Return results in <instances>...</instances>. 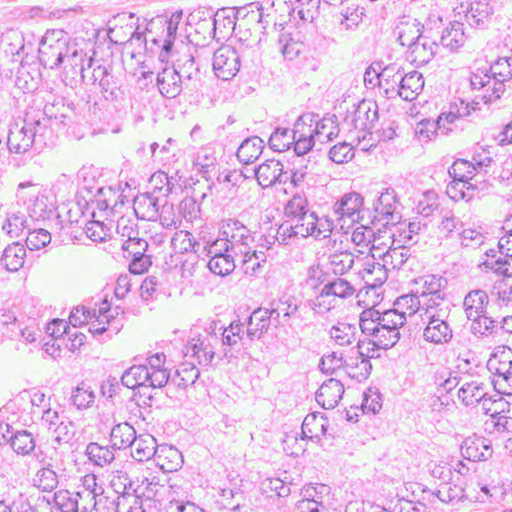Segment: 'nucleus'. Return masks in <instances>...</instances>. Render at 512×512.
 Wrapping results in <instances>:
<instances>
[{"label": "nucleus", "mask_w": 512, "mask_h": 512, "mask_svg": "<svg viewBox=\"0 0 512 512\" xmlns=\"http://www.w3.org/2000/svg\"><path fill=\"white\" fill-rule=\"evenodd\" d=\"M236 261L242 263L245 274H255L261 267L262 263L266 262V254L263 250L253 249V245L247 249V253L236 254Z\"/></svg>", "instance_id": "c9c22d12"}, {"label": "nucleus", "mask_w": 512, "mask_h": 512, "mask_svg": "<svg viewBox=\"0 0 512 512\" xmlns=\"http://www.w3.org/2000/svg\"><path fill=\"white\" fill-rule=\"evenodd\" d=\"M466 41L464 24L458 21L450 23L440 37L441 45L451 52L457 51Z\"/></svg>", "instance_id": "cd10ccee"}, {"label": "nucleus", "mask_w": 512, "mask_h": 512, "mask_svg": "<svg viewBox=\"0 0 512 512\" xmlns=\"http://www.w3.org/2000/svg\"><path fill=\"white\" fill-rule=\"evenodd\" d=\"M236 267V254H223L211 257L208 261L209 270L219 276L230 274Z\"/></svg>", "instance_id": "a18cd8bd"}, {"label": "nucleus", "mask_w": 512, "mask_h": 512, "mask_svg": "<svg viewBox=\"0 0 512 512\" xmlns=\"http://www.w3.org/2000/svg\"><path fill=\"white\" fill-rule=\"evenodd\" d=\"M335 300L347 299L354 295L355 288L345 279L336 278L324 284Z\"/></svg>", "instance_id": "0e129e2a"}, {"label": "nucleus", "mask_w": 512, "mask_h": 512, "mask_svg": "<svg viewBox=\"0 0 512 512\" xmlns=\"http://www.w3.org/2000/svg\"><path fill=\"white\" fill-rule=\"evenodd\" d=\"M263 141L261 138L254 136L245 139L237 150V158L244 164H250L256 161L262 153Z\"/></svg>", "instance_id": "f704fd0d"}, {"label": "nucleus", "mask_w": 512, "mask_h": 512, "mask_svg": "<svg viewBox=\"0 0 512 512\" xmlns=\"http://www.w3.org/2000/svg\"><path fill=\"white\" fill-rule=\"evenodd\" d=\"M17 197L26 202L29 198L30 204L27 206L29 216L34 220H45L50 218L54 212V205L48 197L40 193V189L32 182H22L18 185Z\"/></svg>", "instance_id": "20e7f679"}, {"label": "nucleus", "mask_w": 512, "mask_h": 512, "mask_svg": "<svg viewBox=\"0 0 512 512\" xmlns=\"http://www.w3.org/2000/svg\"><path fill=\"white\" fill-rule=\"evenodd\" d=\"M328 427V420L321 413L308 414L302 423V434L308 439H319L325 435Z\"/></svg>", "instance_id": "7c9ffc66"}, {"label": "nucleus", "mask_w": 512, "mask_h": 512, "mask_svg": "<svg viewBox=\"0 0 512 512\" xmlns=\"http://www.w3.org/2000/svg\"><path fill=\"white\" fill-rule=\"evenodd\" d=\"M406 322V312L398 309H390L382 312L379 322L376 323L379 329L399 330Z\"/></svg>", "instance_id": "864d4df0"}, {"label": "nucleus", "mask_w": 512, "mask_h": 512, "mask_svg": "<svg viewBox=\"0 0 512 512\" xmlns=\"http://www.w3.org/2000/svg\"><path fill=\"white\" fill-rule=\"evenodd\" d=\"M159 209L158 219L160 224L166 229H177L182 223V219L179 213L175 211L174 205L165 201Z\"/></svg>", "instance_id": "69168bd1"}, {"label": "nucleus", "mask_w": 512, "mask_h": 512, "mask_svg": "<svg viewBox=\"0 0 512 512\" xmlns=\"http://www.w3.org/2000/svg\"><path fill=\"white\" fill-rule=\"evenodd\" d=\"M240 66V56L233 47L224 45L214 52L213 70L218 78L232 79L239 72Z\"/></svg>", "instance_id": "0eeeda50"}, {"label": "nucleus", "mask_w": 512, "mask_h": 512, "mask_svg": "<svg viewBox=\"0 0 512 512\" xmlns=\"http://www.w3.org/2000/svg\"><path fill=\"white\" fill-rule=\"evenodd\" d=\"M334 118L335 116H328L319 119V115L317 114V121H315L313 125V138L315 141L325 143L338 136L341 123H336Z\"/></svg>", "instance_id": "2f4dec72"}, {"label": "nucleus", "mask_w": 512, "mask_h": 512, "mask_svg": "<svg viewBox=\"0 0 512 512\" xmlns=\"http://www.w3.org/2000/svg\"><path fill=\"white\" fill-rule=\"evenodd\" d=\"M424 27L417 19H408L406 21H401L397 26L398 30V40L402 46H407L408 48L420 39L424 33Z\"/></svg>", "instance_id": "c756f323"}, {"label": "nucleus", "mask_w": 512, "mask_h": 512, "mask_svg": "<svg viewBox=\"0 0 512 512\" xmlns=\"http://www.w3.org/2000/svg\"><path fill=\"white\" fill-rule=\"evenodd\" d=\"M154 460L156 464L166 472L176 471L183 464L181 452L177 448L169 445L158 446Z\"/></svg>", "instance_id": "b1692460"}, {"label": "nucleus", "mask_w": 512, "mask_h": 512, "mask_svg": "<svg viewBox=\"0 0 512 512\" xmlns=\"http://www.w3.org/2000/svg\"><path fill=\"white\" fill-rule=\"evenodd\" d=\"M486 259L481 263L486 270L504 277H512V257L499 254V251L490 249L485 253Z\"/></svg>", "instance_id": "5701e85b"}, {"label": "nucleus", "mask_w": 512, "mask_h": 512, "mask_svg": "<svg viewBox=\"0 0 512 512\" xmlns=\"http://www.w3.org/2000/svg\"><path fill=\"white\" fill-rule=\"evenodd\" d=\"M120 195L112 187H98L96 194L89 200L95 203L100 210L113 209L117 205Z\"/></svg>", "instance_id": "3c124183"}, {"label": "nucleus", "mask_w": 512, "mask_h": 512, "mask_svg": "<svg viewBox=\"0 0 512 512\" xmlns=\"http://www.w3.org/2000/svg\"><path fill=\"white\" fill-rule=\"evenodd\" d=\"M377 120V104L364 99L347 110L341 122V127L349 132L352 130L366 131L371 129Z\"/></svg>", "instance_id": "7ed1b4c3"}, {"label": "nucleus", "mask_w": 512, "mask_h": 512, "mask_svg": "<svg viewBox=\"0 0 512 512\" xmlns=\"http://www.w3.org/2000/svg\"><path fill=\"white\" fill-rule=\"evenodd\" d=\"M329 263L336 275H343L354 264V256L349 251L335 252L329 256Z\"/></svg>", "instance_id": "e2e57ef3"}, {"label": "nucleus", "mask_w": 512, "mask_h": 512, "mask_svg": "<svg viewBox=\"0 0 512 512\" xmlns=\"http://www.w3.org/2000/svg\"><path fill=\"white\" fill-rule=\"evenodd\" d=\"M67 107L64 105L62 99L54 100L52 103H46L42 112H38L34 116L38 118V120H43L44 118L47 120V125H50L51 120H60L64 123V120L67 118Z\"/></svg>", "instance_id": "c03bdc74"}, {"label": "nucleus", "mask_w": 512, "mask_h": 512, "mask_svg": "<svg viewBox=\"0 0 512 512\" xmlns=\"http://www.w3.org/2000/svg\"><path fill=\"white\" fill-rule=\"evenodd\" d=\"M393 76L397 77L394 82H399L398 95L406 101L415 99L417 94L424 87L423 76L418 71H411L403 75L400 70L397 69V72H395Z\"/></svg>", "instance_id": "f3484780"}, {"label": "nucleus", "mask_w": 512, "mask_h": 512, "mask_svg": "<svg viewBox=\"0 0 512 512\" xmlns=\"http://www.w3.org/2000/svg\"><path fill=\"white\" fill-rule=\"evenodd\" d=\"M399 330H386L385 328L376 330V334L372 342H368V345H372V348L367 347V350L383 349L388 350L392 348L399 340Z\"/></svg>", "instance_id": "09e8293b"}, {"label": "nucleus", "mask_w": 512, "mask_h": 512, "mask_svg": "<svg viewBox=\"0 0 512 512\" xmlns=\"http://www.w3.org/2000/svg\"><path fill=\"white\" fill-rule=\"evenodd\" d=\"M291 226H293V229L299 237L306 238L308 236H311V234L315 233V212H311L308 214H302V216H299L295 219H288Z\"/></svg>", "instance_id": "bf43d9fd"}, {"label": "nucleus", "mask_w": 512, "mask_h": 512, "mask_svg": "<svg viewBox=\"0 0 512 512\" xmlns=\"http://www.w3.org/2000/svg\"><path fill=\"white\" fill-rule=\"evenodd\" d=\"M446 314V309H439L437 314L429 316V323L424 329L423 337L426 341L442 344L447 343L452 338V330L448 323L442 318Z\"/></svg>", "instance_id": "4468645a"}, {"label": "nucleus", "mask_w": 512, "mask_h": 512, "mask_svg": "<svg viewBox=\"0 0 512 512\" xmlns=\"http://www.w3.org/2000/svg\"><path fill=\"white\" fill-rule=\"evenodd\" d=\"M136 438V431L129 423L117 424L112 428L110 434L111 448L119 450L130 448Z\"/></svg>", "instance_id": "c85d7f7f"}, {"label": "nucleus", "mask_w": 512, "mask_h": 512, "mask_svg": "<svg viewBox=\"0 0 512 512\" xmlns=\"http://www.w3.org/2000/svg\"><path fill=\"white\" fill-rule=\"evenodd\" d=\"M283 164L279 160L268 159L257 168L253 173L263 188L271 187L276 183L285 184L289 181V174L284 172Z\"/></svg>", "instance_id": "1a4fd4ad"}, {"label": "nucleus", "mask_w": 512, "mask_h": 512, "mask_svg": "<svg viewBox=\"0 0 512 512\" xmlns=\"http://www.w3.org/2000/svg\"><path fill=\"white\" fill-rule=\"evenodd\" d=\"M58 483V475L54 468H40L33 478V485L43 492L53 491Z\"/></svg>", "instance_id": "49530a36"}, {"label": "nucleus", "mask_w": 512, "mask_h": 512, "mask_svg": "<svg viewBox=\"0 0 512 512\" xmlns=\"http://www.w3.org/2000/svg\"><path fill=\"white\" fill-rule=\"evenodd\" d=\"M382 408L381 394L377 388L370 387L363 393V401L361 403L362 413H378Z\"/></svg>", "instance_id": "774afa93"}, {"label": "nucleus", "mask_w": 512, "mask_h": 512, "mask_svg": "<svg viewBox=\"0 0 512 512\" xmlns=\"http://www.w3.org/2000/svg\"><path fill=\"white\" fill-rule=\"evenodd\" d=\"M488 395V385L484 382L473 380L465 382L458 390V398L465 406H476Z\"/></svg>", "instance_id": "4be33fe9"}, {"label": "nucleus", "mask_w": 512, "mask_h": 512, "mask_svg": "<svg viewBox=\"0 0 512 512\" xmlns=\"http://www.w3.org/2000/svg\"><path fill=\"white\" fill-rule=\"evenodd\" d=\"M46 333L52 338V348L61 350L62 345L66 342V336L69 335V327L62 319H53L46 325Z\"/></svg>", "instance_id": "37998d69"}, {"label": "nucleus", "mask_w": 512, "mask_h": 512, "mask_svg": "<svg viewBox=\"0 0 512 512\" xmlns=\"http://www.w3.org/2000/svg\"><path fill=\"white\" fill-rule=\"evenodd\" d=\"M148 376V366L133 365L122 374L121 384L135 392L136 389L147 388Z\"/></svg>", "instance_id": "473e14b6"}, {"label": "nucleus", "mask_w": 512, "mask_h": 512, "mask_svg": "<svg viewBox=\"0 0 512 512\" xmlns=\"http://www.w3.org/2000/svg\"><path fill=\"white\" fill-rule=\"evenodd\" d=\"M363 198L359 193L350 192L338 200L333 207V216L341 229L352 227L360 219Z\"/></svg>", "instance_id": "423d86ee"}, {"label": "nucleus", "mask_w": 512, "mask_h": 512, "mask_svg": "<svg viewBox=\"0 0 512 512\" xmlns=\"http://www.w3.org/2000/svg\"><path fill=\"white\" fill-rule=\"evenodd\" d=\"M487 367L494 377L509 374L512 372V354H491Z\"/></svg>", "instance_id": "6e6d98bb"}, {"label": "nucleus", "mask_w": 512, "mask_h": 512, "mask_svg": "<svg viewBox=\"0 0 512 512\" xmlns=\"http://www.w3.org/2000/svg\"><path fill=\"white\" fill-rule=\"evenodd\" d=\"M157 447L156 439L152 435L141 434L137 436L130 447L131 456L139 462L150 460L155 458Z\"/></svg>", "instance_id": "a878e982"}, {"label": "nucleus", "mask_w": 512, "mask_h": 512, "mask_svg": "<svg viewBox=\"0 0 512 512\" xmlns=\"http://www.w3.org/2000/svg\"><path fill=\"white\" fill-rule=\"evenodd\" d=\"M26 248L20 242L9 244L3 251L1 263L10 272H17L24 265Z\"/></svg>", "instance_id": "bb28decb"}, {"label": "nucleus", "mask_w": 512, "mask_h": 512, "mask_svg": "<svg viewBox=\"0 0 512 512\" xmlns=\"http://www.w3.org/2000/svg\"><path fill=\"white\" fill-rule=\"evenodd\" d=\"M1 45L5 46L4 52L7 55L15 58L24 50V37L17 30H9L3 35ZM13 61H18V59H13Z\"/></svg>", "instance_id": "de8ad7c7"}, {"label": "nucleus", "mask_w": 512, "mask_h": 512, "mask_svg": "<svg viewBox=\"0 0 512 512\" xmlns=\"http://www.w3.org/2000/svg\"><path fill=\"white\" fill-rule=\"evenodd\" d=\"M491 442L483 437L472 436L461 444L462 456L470 461H485L492 456Z\"/></svg>", "instance_id": "dca6fc26"}, {"label": "nucleus", "mask_w": 512, "mask_h": 512, "mask_svg": "<svg viewBox=\"0 0 512 512\" xmlns=\"http://www.w3.org/2000/svg\"><path fill=\"white\" fill-rule=\"evenodd\" d=\"M85 454L94 465L99 467L111 464L115 459L113 448L110 449L108 446H102L96 442L87 445Z\"/></svg>", "instance_id": "4c0bfd02"}, {"label": "nucleus", "mask_w": 512, "mask_h": 512, "mask_svg": "<svg viewBox=\"0 0 512 512\" xmlns=\"http://www.w3.org/2000/svg\"><path fill=\"white\" fill-rule=\"evenodd\" d=\"M9 443L11 448L20 455H28L34 451L36 447L32 433L26 430L12 432Z\"/></svg>", "instance_id": "ea45409f"}, {"label": "nucleus", "mask_w": 512, "mask_h": 512, "mask_svg": "<svg viewBox=\"0 0 512 512\" xmlns=\"http://www.w3.org/2000/svg\"><path fill=\"white\" fill-rule=\"evenodd\" d=\"M469 320L471 321L470 331L477 337L498 334V322L487 314Z\"/></svg>", "instance_id": "8fccbe9b"}, {"label": "nucleus", "mask_w": 512, "mask_h": 512, "mask_svg": "<svg viewBox=\"0 0 512 512\" xmlns=\"http://www.w3.org/2000/svg\"><path fill=\"white\" fill-rule=\"evenodd\" d=\"M312 211L308 207V201L304 195L295 194L285 205L284 214L286 219H295L302 214H308Z\"/></svg>", "instance_id": "13d9d810"}, {"label": "nucleus", "mask_w": 512, "mask_h": 512, "mask_svg": "<svg viewBox=\"0 0 512 512\" xmlns=\"http://www.w3.org/2000/svg\"><path fill=\"white\" fill-rule=\"evenodd\" d=\"M375 213L385 221V225H395L401 220V203L395 190L391 187L380 192L373 204Z\"/></svg>", "instance_id": "6e6552de"}, {"label": "nucleus", "mask_w": 512, "mask_h": 512, "mask_svg": "<svg viewBox=\"0 0 512 512\" xmlns=\"http://www.w3.org/2000/svg\"><path fill=\"white\" fill-rule=\"evenodd\" d=\"M374 354H355L345 359V371L347 375L357 381L366 380L371 373V358Z\"/></svg>", "instance_id": "aec40b11"}, {"label": "nucleus", "mask_w": 512, "mask_h": 512, "mask_svg": "<svg viewBox=\"0 0 512 512\" xmlns=\"http://www.w3.org/2000/svg\"><path fill=\"white\" fill-rule=\"evenodd\" d=\"M476 167L473 163L464 160H456L448 169L449 177L456 181H465L468 183L474 175Z\"/></svg>", "instance_id": "603ef678"}, {"label": "nucleus", "mask_w": 512, "mask_h": 512, "mask_svg": "<svg viewBox=\"0 0 512 512\" xmlns=\"http://www.w3.org/2000/svg\"><path fill=\"white\" fill-rule=\"evenodd\" d=\"M160 206L158 197L148 193L136 196L133 202V210L137 218L147 221L158 219Z\"/></svg>", "instance_id": "6ab92c4d"}, {"label": "nucleus", "mask_w": 512, "mask_h": 512, "mask_svg": "<svg viewBox=\"0 0 512 512\" xmlns=\"http://www.w3.org/2000/svg\"><path fill=\"white\" fill-rule=\"evenodd\" d=\"M171 245L176 253H189L193 252L201 256L202 243L196 241L193 235L184 230H180L174 234L171 240Z\"/></svg>", "instance_id": "72a5a7b5"}, {"label": "nucleus", "mask_w": 512, "mask_h": 512, "mask_svg": "<svg viewBox=\"0 0 512 512\" xmlns=\"http://www.w3.org/2000/svg\"><path fill=\"white\" fill-rule=\"evenodd\" d=\"M55 507L60 512H78L79 503L77 502L75 492L69 490H59L55 492L54 497Z\"/></svg>", "instance_id": "052dcab7"}, {"label": "nucleus", "mask_w": 512, "mask_h": 512, "mask_svg": "<svg viewBox=\"0 0 512 512\" xmlns=\"http://www.w3.org/2000/svg\"><path fill=\"white\" fill-rule=\"evenodd\" d=\"M7 149L10 153L25 154L30 150L41 152L54 143V131L47 120H38L33 114L26 113L9 124Z\"/></svg>", "instance_id": "f257e3e1"}, {"label": "nucleus", "mask_w": 512, "mask_h": 512, "mask_svg": "<svg viewBox=\"0 0 512 512\" xmlns=\"http://www.w3.org/2000/svg\"><path fill=\"white\" fill-rule=\"evenodd\" d=\"M439 44L427 34L408 48V59L416 66L428 64L437 54Z\"/></svg>", "instance_id": "2eb2a0df"}, {"label": "nucleus", "mask_w": 512, "mask_h": 512, "mask_svg": "<svg viewBox=\"0 0 512 512\" xmlns=\"http://www.w3.org/2000/svg\"><path fill=\"white\" fill-rule=\"evenodd\" d=\"M338 305L337 300L331 295L325 286L322 287L315 299L310 303L312 310L317 314H326Z\"/></svg>", "instance_id": "4d7b16f0"}, {"label": "nucleus", "mask_w": 512, "mask_h": 512, "mask_svg": "<svg viewBox=\"0 0 512 512\" xmlns=\"http://www.w3.org/2000/svg\"><path fill=\"white\" fill-rule=\"evenodd\" d=\"M220 234L229 243V248L234 254L247 253V249L255 242L251 231L237 219L225 221Z\"/></svg>", "instance_id": "39448f33"}, {"label": "nucleus", "mask_w": 512, "mask_h": 512, "mask_svg": "<svg viewBox=\"0 0 512 512\" xmlns=\"http://www.w3.org/2000/svg\"><path fill=\"white\" fill-rule=\"evenodd\" d=\"M63 64L66 76H70L72 80L79 77L84 82L87 78V70L93 67L94 60L92 57H87L83 50H79L76 44H72Z\"/></svg>", "instance_id": "9d476101"}, {"label": "nucleus", "mask_w": 512, "mask_h": 512, "mask_svg": "<svg viewBox=\"0 0 512 512\" xmlns=\"http://www.w3.org/2000/svg\"><path fill=\"white\" fill-rule=\"evenodd\" d=\"M476 190V186L470 182L451 180L447 185L446 194L454 201L469 202L475 197Z\"/></svg>", "instance_id": "a19ab883"}, {"label": "nucleus", "mask_w": 512, "mask_h": 512, "mask_svg": "<svg viewBox=\"0 0 512 512\" xmlns=\"http://www.w3.org/2000/svg\"><path fill=\"white\" fill-rule=\"evenodd\" d=\"M344 385L335 378L326 380L317 390L315 399L324 409H333L342 399Z\"/></svg>", "instance_id": "a211bd4d"}, {"label": "nucleus", "mask_w": 512, "mask_h": 512, "mask_svg": "<svg viewBox=\"0 0 512 512\" xmlns=\"http://www.w3.org/2000/svg\"><path fill=\"white\" fill-rule=\"evenodd\" d=\"M179 76H181L185 89L196 91L200 88V71L193 56L188 55L183 60H179Z\"/></svg>", "instance_id": "393cba45"}, {"label": "nucleus", "mask_w": 512, "mask_h": 512, "mask_svg": "<svg viewBox=\"0 0 512 512\" xmlns=\"http://www.w3.org/2000/svg\"><path fill=\"white\" fill-rule=\"evenodd\" d=\"M261 489L268 497L286 498L290 495V485L279 478H267L262 482Z\"/></svg>", "instance_id": "680f3d73"}, {"label": "nucleus", "mask_w": 512, "mask_h": 512, "mask_svg": "<svg viewBox=\"0 0 512 512\" xmlns=\"http://www.w3.org/2000/svg\"><path fill=\"white\" fill-rule=\"evenodd\" d=\"M70 400L78 410L88 409L95 402V393L90 385L81 382L72 390Z\"/></svg>", "instance_id": "58836bf2"}, {"label": "nucleus", "mask_w": 512, "mask_h": 512, "mask_svg": "<svg viewBox=\"0 0 512 512\" xmlns=\"http://www.w3.org/2000/svg\"><path fill=\"white\" fill-rule=\"evenodd\" d=\"M54 440L59 444H70L75 435L76 428L73 421L62 419L54 428Z\"/></svg>", "instance_id": "338daca9"}, {"label": "nucleus", "mask_w": 512, "mask_h": 512, "mask_svg": "<svg viewBox=\"0 0 512 512\" xmlns=\"http://www.w3.org/2000/svg\"><path fill=\"white\" fill-rule=\"evenodd\" d=\"M488 303L489 297L484 290L475 289L470 291L463 301V308L467 319H477L486 314Z\"/></svg>", "instance_id": "412c9836"}, {"label": "nucleus", "mask_w": 512, "mask_h": 512, "mask_svg": "<svg viewBox=\"0 0 512 512\" xmlns=\"http://www.w3.org/2000/svg\"><path fill=\"white\" fill-rule=\"evenodd\" d=\"M200 375L199 369L189 362L182 363L175 371L171 381L181 388H186L196 382Z\"/></svg>", "instance_id": "79ce46f5"}, {"label": "nucleus", "mask_w": 512, "mask_h": 512, "mask_svg": "<svg viewBox=\"0 0 512 512\" xmlns=\"http://www.w3.org/2000/svg\"><path fill=\"white\" fill-rule=\"evenodd\" d=\"M493 13L489 0H477L470 4L466 12V20L471 26H479Z\"/></svg>", "instance_id": "e433bc0d"}, {"label": "nucleus", "mask_w": 512, "mask_h": 512, "mask_svg": "<svg viewBox=\"0 0 512 512\" xmlns=\"http://www.w3.org/2000/svg\"><path fill=\"white\" fill-rule=\"evenodd\" d=\"M379 260L380 259L374 252L371 256H367L363 260L359 276L368 288L375 289L380 287L388 278V270L386 269L385 264Z\"/></svg>", "instance_id": "9b49d317"}, {"label": "nucleus", "mask_w": 512, "mask_h": 512, "mask_svg": "<svg viewBox=\"0 0 512 512\" xmlns=\"http://www.w3.org/2000/svg\"><path fill=\"white\" fill-rule=\"evenodd\" d=\"M295 137L288 128H276L269 138V145L274 151H286L293 144Z\"/></svg>", "instance_id": "5fc2aeb1"}, {"label": "nucleus", "mask_w": 512, "mask_h": 512, "mask_svg": "<svg viewBox=\"0 0 512 512\" xmlns=\"http://www.w3.org/2000/svg\"><path fill=\"white\" fill-rule=\"evenodd\" d=\"M279 312L277 310H270L267 308H258L254 310L249 317L246 339L254 341L260 339L262 334L266 332L272 320H278Z\"/></svg>", "instance_id": "ddd939ff"}, {"label": "nucleus", "mask_w": 512, "mask_h": 512, "mask_svg": "<svg viewBox=\"0 0 512 512\" xmlns=\"http://www.w3.org/2000/svg\"><path fill=\"white\" fill-rule=\"evenodd\" d=\"M157 86L161 95L169 99L175 98L181 93L184 83L179 76V59L176 65L165 66L158 72Z\"/></svg>", "instance_id": "f8f14e48"}, {"label": "nucleus", "mask_w": 512, "mask_h": 512, "mask_svg": "<svg viewBox=\"0 0 512 512\" xmlns=\"http://www.w3.org/2000/svg\"><path fill=\"white\" fill-rule=\"evenodd\" d=\"M72 44L63 30H48L39 46L40 63L49 69H56L65 62Z\"/></svg>", "instance_id": "f03ea898"}]
</instances>
